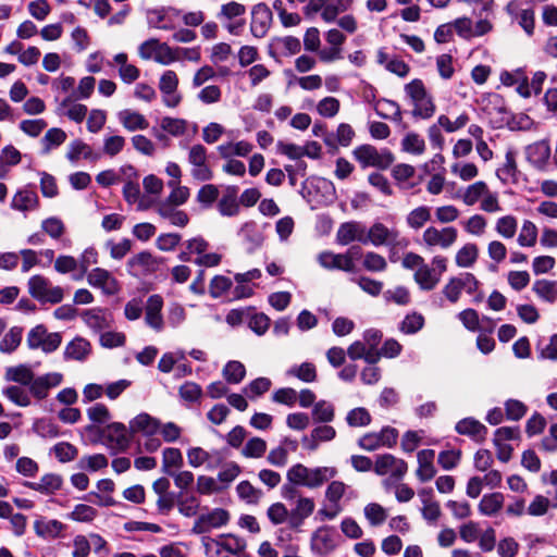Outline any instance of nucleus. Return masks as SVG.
Wrapping results in <instances>:
<instances>
[{
  "label": "nucleus",
  "instance_id": "1",
  "mask_svg": "<svg viewBox=\"0 0 557 557\" xmlns=\"http://www.w3.org/2000/svg\"><path fill=\"white\" fill-rule=\"evenodd\" d=\"M406 97L412 107L411 115L416 120H430L436 111L433 96L428 91L424 83L414 78L404 87Z\"/></svg>",
  "mask_w": 557,
  "mask_h": 557
},
{
  "label": "nucleus",
  "instance_id": "2",
  "mask_svg": "<svg viewBox=\"0 0 557 557\" xmlns=\"http://www.w3.org/2000/svg\"><path fill=\"white\" fill-rule=\"evenodd\" d=\"M337 475L335 467L308 468L301 463L294 465L287 471V480L299 486L317 488Z\"/></svg>",
  "mask_w": 557,
  "mask_h": 557
},
{
  "label": "nucleus",
  "instance_id": "3",
  "mask_svg": "<svg viewBox=\"0 0 557 557\" xmlns=\"http://www.w3.org/2000/svg\"><path fill=\"white\" fill-rule=\"evenodd\" d=\"M339 544L341 535L332 525H321L310 535V552L314 557H330Z\"/></svg>",
  "mask_w": 557,
  "mask_h": 557
},
{
  "label": "nucleus",
  "instance_id": "4",
  "mask_svg": "<svg viewBox=\"0 0 557 557\" xmlns=\"http://www.w3.org/2000/svg\"><path fill=\"white\" fill-rule=\"evenodd\" d=\"M458 238V231L454 226L435 227L429 226L422 234V244L429 249H449Z\"/></svg>",
  "mask_w": 557,
  "mask_h": 557
},
{
  "label": "nucleus",
  "instance_id": "5",
  "mask_svg": "<svg viewBox=\"0 0 557 557\" xmlns=\"http://www.w3.org/2000/svg\"><path fill=\"white\" fill-rule=\"evenodd\" d=\"M29 294L40 302L59 304L63 299V289L53 286L41 275H34L28 281Z\"/></svg>",
  "mask_w": 557,
  "mask_h": 557
},
{
  "label": "nucleus",
  "instance_id": "6",
  "mask_svg": "<svg viewBox=\"0 0 557 557\" xmlns=\"http://www.w3.org/2000/svg\"><path fill=\"white\" fill-rule=\"evenodd\" d=\"M187 160L191 166L190 174L194 180L207 182L213 178V171L209 164L205 146L196 144L189 147Z\"/></svg>",
  "mask_w": 557,
  "mask_h": 557
},
{
  "label": "nucleus",
  "instance_id": "7",
  "mask_svg": "<svg viewBox=\"0 0 557 557\" xmlns=\"http://www.w3.org/2000/svg\"><path fill=\"white\" fill-rule=\"evenodd\" d=\"M347 485L342 481H332L325 490V506L318 511L322 520H332L343 511L341 499Z\"/></svg>",
  "mask_w": 557,
  "mask_h": 557
},
{
  "label": "nucleus",
  "instance_id": "8",
  "mask_svg": "<svg viewBox=\"0 0 557 557\" xmlns=\"http://www.w3.org/2000/svg\"><path fill=\"white\" fill-rule=\"evenodd\" d=\"M358 249L352 247L346 253H334L332 251H322L318 255L319 264L326 270H342L345 272H354V257L358 253Z\"/></svg>",
  "mask_w": 557,
  "mask_h": 557
},
{
  "label": "nucleus",
  "instance_id": "9",
  "mask_svg": "<svg viewBox=\"0 0 557 557\" xmlns=\"http://www.w3.org/2000/svg\"><path fill=\"white\" fill-rule=\"evenodd\" d=\"M61 342L62 337L60 333H48L42 325L35 326L27 335V345L30 349L40 348L47 354L57 350Z\"/></svg>",
  "mask_w": 557,
  "mask_h": 557
},
{
  "label": "nucleus",
  "instance_id": "10",
  "mask_svg": "<svg viewBox=\"0 0 557 557\" xmlns=\"http://www.w3.org/2000/svg\"><path fill=\"white\" fill-rule=\"evenodd\" d=\"M356 160L362 168L374 166L385 169L393 162L392 154L387 151L380 152L371 145H362L354 150Z\"/></svg>",
  "mask_w": 557,
  "mask_h": 557
},
{
  "label": "nucleus",
  "instance_id": "11",
  "mask_svg": "<svg viewBox=\"0 0 557 557\" xmlns=\"http://www.w3.org/2000/svg\"><path fill=\"white\" fill-rule=\"evenodd\" d=\"M127 428L120 422L108 424L101 431L103 443L114 451L125 450L131 442V435Z\"/></svg>",
  "mask_w": 557,
  "mask_h": 557
},
{
  "label": "nucleus",
  "instance_id": "12",
  "mask_svg": "<svg viewBox=\"0 0 557 557\" xmlns=\"http://www.w3.org/2000/svg\"><path fill=\"white\" fill-rule=\"evenodd\" d=\"M230 521V512L223 508H213L201 513L195 521L191 531L195 534H203L212 529H219L226 525Z\"/></svg>",
  "mask_w": 557,
  "mask_h": 557
},
{
  "label": "nucleus",
  "instance_id": "13",
  "mask_svg": "<svg viewBox=\"0 0 557 557\" xmlns=\"http://www.w3.org/2000/svg\"><path fill=\"white\" fill-rule=\"evenodd\" d=\"M162 309L163 298L159 294L148 297L145 305V324L157 333L164 330Z\"/></svg>",
  "mask_w": 557,
  "mask_h": 557
},
{
  "label": "nucleus",
  "instance_id": "14",
  "mask_svg": "<svg viewBox=\"0 0 557 557\" xmlns=\"http://www.w3.org/2000/svg\"><path fill=\"white\" fill-rule=\"evenodd\" d=\"M273 21V14L270 8L265 3H258L252 8L251 11V34L257 38H263Z\"/></svg>",
  "mask_w": 557,
  "mask_h": 557
},
{
  "label": "nucleus",
  "instance_id": "15",
  "mask_svg": "<svg viewBox=\"0 0 557 557\" xmlns=\"http://www.w3.org/2000/svg\"><path fill=\"white\" fill-rule=\"evenodd\" d=\"M178 76L172 71H165L159 81V89L163 96V103L169 108H175L180 104L182 97L177 92Z\"/></svg>",
  "mask_w": 557,
  "mask_h": 557
},
{
  "label": "nucleus",
  "instance_id": "16",
  "mask_svg": "<svg viewBox=\"0 0 557 557\" xmlns=\"http://www.w3.org/2000/svg\"><path fill=\"white\" fill-rule=\"evenodd\" d=\"M87 282L90 286L100 288L106 295H115L120 290L117 280L102 268H95L88 272Z\"/></svg>",
  "mask_w": 557,
  "mask_h": 557
},
{
  "label": "nucleus",
  "instance_id": "17",
  "mask_svg": "<svg viewBox=\"0 0 557 557\" xmlns=\"http://www.w3.org/2000/svg\"><path fill=\"white\" fill-rule=\"evenodd\" d=\"M374 471L379 475L391 474L396 479H401L408 471V465L403 459L385 454L376 458Z\"/></svg>",
  "mask_w": 557,
  "mask_h": 557
},
{
  "label": "nucleus",
  "instance_id": "18",
  "mask_svg": "<svg viewBox=\"0 0 557 557\" xmlns=\"http://www.w3.org/2000/svg\"><path fill=\"white\" fill-rule=\"evenodd\" d=\"M63 381V375L59 372H50L33 379L29 385V393L42 400L48 397L50 388L59 386Z\"/></svg>",
  "mask_w": 557,
  "mask_h": 557
},
{
  "label": "nucleus",
  "instance_id": "19",
  "mask_svg": "<svg viewBox=\"0 0 557 557\" xmlns=\"http://www.w3.org/2000/svg\"><path fill=\"white\" fill-rule=\"evenodd\" d=\"M84 323L96 333L108 330L113 324V315L106 309L91 308L81 313Z\"/></svg>",
  "mask_w": 557,
  "mask_h": 557
},
{
  "label": "nucleus",
  "instance_id": "20",
  "mask_svg": "<svg viewBox=\"0 0 557 557\" xmlns=\"http://www.w3.org/2000/svg\"><path fill=\"white\" fill-rule=\"evenodd\" d=\"M314 508L315 504L312 498L299 496L295 507L290 510L289 529L300 531L305 520L313 513Z\"/></svg>",
  "mask_w": 557,
  "mask_h": 557
},
{
  "label": "nucleus",
  "instance_id": "21",
  "mask_svg": "<svg viewBox=\"0 0 557 557\" xmlns=\"http://www.w3.org/2000/svg\"><path fill=\"white\" fill-rule=\"evenodd\" d=\"M398 237V232L388 228L381 222L374 223L368 231L366 230V244H372L375 247L394 243Z\"/></svg>",
  "mask_w": 557,
  "mask_h": 557
},
{
  "label": "nucleus",
  "instance_id": "22",
  "mask_svg": "<svg viewBox=\"0 0 557 557\" xmlns=\"http://www.w3.org/2000/svg\"><path fill=\"white\" fill-rule=\"evenodd\" d=\"M336 239L341 245H348L355 240L366 244V226L355 221L343 223L337 230Z\"/></svg>",
  "mask_w": 557,
  "mask_h": 557
},
{
  "label": "nucleus",
  "instance_id": "23",
  "mask_svg": "<svg viewBox=\"0 0 557 557\" xmlns=\"http://www.w3.org/2000/svg\"><path fill=\"white\" fill-rule=\"evenodd\" d=\"M418 496L422 504L421 513L429 523H435L441 517V507L434 498L433 490L430 487L421 488Z\"/></svg>",
  "mask_w": 557,
  "mask_h": 557
},
{
  "label": "nucleus",
  "instance_id": "24",
  "mask_svg": "<svg viewBox=\"0 0 557 557\" xmlns=\"http://www.w3.org/2000/svg\"><path fill=\"white\" fill-rule=\"evenodd\" d=\"M336 437V430L326 423L312 429L309 436H304L301 442L306 449L315 450L324 442H331Z\"/></svg>",
  "mask_w": 557,
  "mask_h": 557
},
{
  "label": "nucleus",
  "instance_id": "25",
  "mask_svg": "<svg viewBox=\"0 0 557 557\" xmlns=\"http://www.w3.org/2000/svg\"><path fill=\"white\" fill-rule=\"evenodd\" d=\"M77 98L74 96H66L58 106V112L75 123H82L88 112L85 104L78 103Z\"/></svg>",
  "mask_w": 557,
  "mask_h": 557
},
{
  "label": "nucleus",
  "instance_id": "26",
  "mask_svg": "<svg viewBox=\"0 0 557 557\" xmlns=\"http://www.w3.org/2000/svg\"><path fill=\"white\" fill-rule=\"evenodd\" d=\"M186 455L188 465L193 468L206 467L208 470H213L220 460L218 453H210L201 447H191Z\"/></svg>",
  "mask_w": 557,
  "mask_h": 557
},
{
  "label": "nucleus",
  "instance_id": "27",
  "mask_svg": "<svg viewBox=\"0 0 557 557\" xmlns=\"http://www.w3.org/2000/svg\"><path fill=\"white\" fill-rule=\"evenodd\" d=\"M160 127L174 137L184 136L189 133L195 135L198 131L196 123H189L184 119L171 116H164L160 122Z\"/></svg>",
  "mask_w": 557,
  "mask_h": 557
},
{
  "label": "nucleus",
  "instance_id": "28",
  "mask_svg": "<svg viewBox=\"0 0 557 557\" xmlns=\"http://www.w3.org/2000/svg\"><path fill=\"white\" fill-rule=\"evenodd\" d=\"M160 429V421L146 412H141L129 421L131 434H143L145 436H152L158 433Z\"/></svg>",
  "mask_w": 557,
  "mask_h": 557
},
{
  "label": "nucleus",
  "instance_id": "29",
  "mask_svg": "<svg viewBox=\"0 0 557 557\" xmlns=\"http://www.w3.org/2000/svg\"><path fill=\"white\" fill-rule=\"evenodd\" d=\"M435 451L433 449H422L417 455L418 468L416 475L421 482L432 480L436 474L434 466Z\"/></svg>",
  "mask_w": 557,
  "mask_h": 557
},
{
  "label": "nucleus",
  "instance_id": "30",
  "mask_svg": "<svg viewBox=\"0 0 557 557\" xmlns=\"http://www.w3.org/2000/svg\"><path fill=\"white\" fill-rule=\"evenodd\" d=\"M26 487L44 495H52L61 490L63 479L58 473H46L37 482H26Z\"/></svg>",
  "mask_w": 557,
  "mask_h": 557
},
{
  "label": "nucleus",
  "instance_id": "31",
  "mask_svg": "<svg viewBox=\"0 0 557 557\" xmlns=\"http://www.w3.org/2000/svg\"><path fill=\"white\" fill-rule=\"evenodd\" d=\"M177 207L171 205V202L160 201L157 205V212L161 219L166 220L171 225L185 227L189 222V218L185 211L177 209Z\"/></svg>",
  "mask_w": 557,
  "mask_h": 557
},
{
  "label": "nucleus",
  "instance_id": "32",
  "mask_svg": "<svg viewBox=\"0 0 557 557\" xmlns=\"http://www.w3.org/2000/svg\"><path fill=\"white\" fill-rule=\"evenodd\" d=\"M128 271L137 276L157 269V259L148 251H141L127 261Z\"/></svg>",
  "mask_w": 557,
  "mask_h": 557
},
{
  "label": "nucleus",
  "instance_id": "33",
  "mask_svg": "<svg viewBox=\"0 0 557 557\" xmlns=\"http://www.w3.org/2000/svg\"><path fill=\"white\" fill-rule=\"evenodd\" d=\"M66 525L57 519L40 518L34 522V531L42 539H58L62 535Z\"/></svg>",
  "mask_w": 557,
  "mask_h": 557
},
{
  "label": "nucleus",
  "instance_id": "34",
  "mask_svg": "<svg viewBox=\"0 0 557 557\" xmlns=\"http://www.w3.org/2000/svg\"><path fill=\"white\" fill-rule=\"evenodd\" d=\"M525 156L531 164L536 168H543L550 157V147L544 140L536 141L527 147Z\"/></svg>",
  "mask_w": 557,
  "mask_h": 557
},
{
  "label": "nucleus",
  "instance_id": "35",
  "mask_svg": "<svg viewBox=\"0 0 557 557\" xmlns=\"http://www.w3.org/2000/svg\"><path fill=\"white\" fill-rule=\"evenodd\" d=\"M120 123L129 132L143 131L149 126L147 119L139 112L124 109L117 113Z\"/></svg>",
  "mask_w": 557,
  "mask_h": 557
},
{
  "label": "nucleus",
  "instance_id": "36",
  "mask_svg": "<svg viewBox=\"0 0 557 557\" xmlns=\"http://www.w3.org/2000/svg\"><path fill=\"white\" fill-rule=\"evenodd\" d=\"M176 507L182 516L191 518L198 513L200 508V500L193 493L180 492L176 495Z\"/></svg>",
  "mask_w": 557,
  "mask_h": 557
},
{
  "label": "nucleus",
  "instance_id": "37",
  "mask_svg": "<svg viewBox=\"0 0 557 557\" xmlns=\"http://www.w3.org/2000/svg\"><path fill=\"white\" fill-rule=\"evenodd\" d=\"M252 144L247 140L227 141L218 146V152L223 159L247 157L252 151Z\"/></svg>",
  "mask_w": 557,
  "mask_h": 557
},
{
  "label": "nucleus",
  "instance_id": "38",
  "mask_svg": "<svg viewBox=\"0 0 557 557\" xmlns=\"http://www.w3.org/2000/svg\"><path fill=\"white\" fill-rule=\"evenodd\" d=\"M504 502L505 497L502 493L485 494L479 503V512L482 516L493 517L502 510Z\"/></svg>",
  "mask_w": 557,
  "mask_h": 557
},
{
  "label": "nucleus",
  "instance_id": "39",
  "mask_svg": "<svg viewBox=\"0 0 557 557\" xmlns=\"http://www.w3.org/2000/svg\"><path fill=\"white\" fill-rule=\"evenodd\" d=\"M39 198L37 194L29 189L18 190L12 198L11 208L17 211H30L38 207Z\"/></svg>",
  "mask_w": 557,
  "mask_h": 557
},
{
  "label": "nucleus",
  "instance_id": "40",
  "mask_svg": "<svg viewBox=\"0 0 557 557\" xmlns=\"http://www.w3.org/2000/svg\"><path fill=\"white\" fill-rule=\"evenodd\" d=\"M413 278L422 290L434 289L441 281L438 273L426 263L414 272Z\"/></svg>",
  "mask_w": 557,
  "mask_h": 557
},
{
  "label": "nucleus",
  "instance_id": "41",
  "mask_svg": "<svg viewBox=\"0 0 557 557\" xmlns=\"http://www.w3.org/2000/svg\"><path fill=\"white\" fill-rule=\"evenodd\" d=\"M456 431L461 435L471 436L474 440H483L487 432L486 428L473 418H465L456 424Z\"/></svg>",
  "mask_w": 557,
  "mask_h": 557
},
{
  "label": "nucleus",
  "instance_id": "42",
  "mask_svg": "<svg viewBox=\"0 0 557 557\" xmlns=\"http://www.w3.org/2000/svg\"><path fill=\"white\" fill-rule=\"evenodd\" d=\"M352 0H331L322 4L321 17L325 23L335 22L341 13L351 8Z\"/></svg>",
  "mask_w": 557,
  "mask_h": 557
},
{
  "label": "nucleus",
  "instance_id": "43",
  "mask_svg": "<svg viewBox=\"0 0 557 557\" xmlns=\"http://www.w3.org/2000/svg\"><path fill=\"white\" fill-rule=\"evenodd\" d=\"M90 344L83 337H76L71 341L64 350L65 359L82 361L90 354Z\"/></svg>",
  "mask_w": 557,
  "mask_h": 557
},
{
  "label": "nucleus",
  "instance_id": "44",
  "mask_svg": "<svg viewBox=\"0 0 557 557\" xmlns=\"http://www.w3.org/2000/svg\"><path fill=\"white\" fill-rule=\"evenodd\" d=\"M363 516L371 528H377L385 523L388 511L379 503H369L363 507Z\"/></svg>",
  "mask_w": 557,
  "mask_h": 557
},
{
  "label": "nucleus",
  "instance_id": "45",
  "mask_svg": "<svg viewBox=\"0 0 557 557\" xmlns=\"http://www.w3.org/2000/svg\"><path fill=\"white\" fill-rule=\"evenodd\" d=\"M532 290L542 300L553 304L557 301V282L549 280H537L533 283Z\"/></svg>",
  "mask_w": 557,
  "mask_h": 557
},
{
  "label": "nucleus",
  "instance_id": "46",
  "mask_svg": "<svg viewBox=\"0 0 557 557\" xmlns=\"http://www.w3.org/2000/svg\"><path fill=\"white\" fill-rule=\"evenodd\" d=\"M374 111L383 119L399 122L403 114L397 102L388 99H380L374 103Z\"/></svg>",
  "mask_w": 557,
  "mask_h": 557
},
{
  "label": "nucleus",
  "instance_id": "47",
  "mask_svg": "<svg viewBox=\"0 0 557 557\" xmlns=\"http://www.w3.org/2000/svg\"><path fill=\"white\" fill-rule=\"evenodd\" d=\"M34 372L26 364H18L5 369L4 379L9 382H15L22 385H30L34 379Z\"/></svg>",
  "mask_w": 557,
  "mask_h": 557
},
{
  "label": "nucleus",
  "instance_id": "48",
  "mask_svg": "<svg viewBox=\"0 0 557 557\" xmlns=\"http://www.w3.org/2000/svg\"><path fill=\"white\" fill-rule=\"evenodd\" d=\"M479 248L473 243H467L455 255V262L459 268H471L478 260Z\"/></svg>",
  "mask_w": 557,
  "mask_h": 557
},
{
  "label": "nucleus",
  "instance_id": "49",
  "mask_svg": "<svg viewBox=\"0 0 557 557\" xmlns=\"http://www.w3.org/2000/svg\"><path fill=\"white\" fill-rule=\"evenodd\" d=\"M488 186L483 181H478L473 184L468 185L462 194L460 195V199L466 206H473L476 202H481L485 193L487 191Z\"/></svg>",
  "mask_w": 557,
  "mask_h": 557
},
{
  "label": "nucleus",
  "instance_id": "50",
  "mask_svg": "<svg viewBox=\"0 0 557 557\" xmlns=\"http://www.w3.org/2000/svg\"><path fill=\"white\" fill-rule=\"evenodd\" d=\"M431 220V208L419 206L412 209L406 216L407 225L414 230H421Z\"/></svg>",
  "mask_w": 557,
  "mask_h": 557
},
{
  "label": "nucleus",
  "instance_id": "51",
  "mask_svg": "<svg viewBox=\"0 0 557 557\" xmlns=\"http://www.w3.org/2000/svg\"><path fill=\"white\" fill-rule=\"evenodd\" d=\"M267 518L274 527L281 525L285 522L289 524L290 511L285 504L276 502L268 507Z\"/></svg>",
  "mask_w": 557,
  "mask_h": 557
},
{
  "label": "nucleus",
  "instance_id": "52",
  "mask_svg": "<svg viewBox=\"0 0 557 557\" xmlns=\"http://www.w3.org/2000/svg\"><path fill=\"white\" fill-rule=\"evenodd\" d=\"M517 230L518 220L516 216L511 214L500 216L496 220L495 231L500 237L505 239L513 238V236L517 233Z\"/></svg>",
  "mask_w": 557,
  "mask_h": 557
},
{
  "label": "nucleus",
  "instance_id": "53",
  "mask_svg": "<svg viewBox=\"0 0 557 557\" xmlns=\"http://www.w3.org/2000/svg\"><path fill=\"white\" fill-rule=\"evenodd\" d=\"M183 465V455L178 448L168 447L162 453V471L172 474L173 469H177Z\"/></svg>",
  "mask_w": 557,
  "mask_h": 557
},
{
  "label": "nucleus",
  "instance_id": "54",
  "mask_svg": "<svg viewBox=\"0 0 557 557\" xmlns=\"http://www.w3.org/2000/svg\"><path fill=\"white\" fill-rule=\"evenodd\" d=\"M347 355L350 359H366L368 362L373 363L377 360L379 354L371 351L367 344L361 341L354 342L347 349Z\"/></svg>",
  "mask_w": 557,
  "mask_h": 557
},
{
  "label": "nucleus",
  "instance_id": "55",
  "mask_svg": "<svg viewBox=\"0 0 557 557\" xmlns=\"http://www.w3.org/2000/svg\"><path fill=\"white\" fill-rule=\"evenodd\" d=\"M537 235L539 231L536 225L530 220H524L517 242L521 247H533L536 244Z\"/></svg>",
  "mask_w": 557,
  "mask_h": 557
},
{
  "label": "nucleus",
  "instance_id": "56",
  "mask_svg": "<svg viewBox=\"0 0 557 557\" xmlns=\"http://www.w3.org/2000/svg\"><path fill=\"white\" fill-rule=\"evenodd\" d=\"M33 431L42 438H55L60 435L59 426L50 419L40 418L33 424Z\"/></svg>",
  "mask_w": 557,
  "mask_h": 557
},
{
  "label": "nucleus",
  "instance_id": "57",
  "mask_svg": "<svg viewBox=\"0 0 557 557\" xmlns=\"http://www.w3.org/2000/svg\"><path fill=\"white\" fill-rule=\"evenodd\" d=\"M312 417L314 421L320 423L332 422L335 417V407L326 400H320L312 408Z\"/></svg>",
  "mask_w": 557,
  "mask_h": 557
},
{
  "label": "nucleus",
  "instance_id": "58",
  "mask_svg": "<svg viewBox=\"0 0 557 557\" xmlns=\"http://www.w3.org/2000/svg\"><path fill=\"white\" fill-rule=\"evenodd\" d=\"M168 186L171 188V193L163 202H171L174 206H183L187 202L190 196V190L187 186L175 182H168Z\"/></svg>",
  "mask_w": 557,
  "mask_h": 557
},
{
  "label": "nucleus",
  "instance_id": "59",
  "mask_svg": "<svg viewBox=\"0 0 557 557\" xmlns=\"http://www.w3.org/2000/svg\"><path fill=\"white\" fill-rule=\"evenodd\" d=\"M218 546L225 549L231 556L243 553L246 548V542L236 535L225 534L219 537Z\"/></svg>",
  "mask_w": 557,
  "mask_h": 557
},
{
  "label": "nucleus",
  "instance_id": "60",
  "mask_svg": "<svg viewBox=\"0 0 557 557\" xmlns=\"http://www.w3.org/2000/svg\"><path fill=\"white\" fill-rule=\"evenodd\" d=\"M287 375L295 376L302 382L311 383L317 379V370L313 363L304 362L287 370Z\"/></svg>",
  "mask_w": 557,
  "mask_h": 557
},
{
  "label": "nucleus",
  "instance_id": "61",
  "mask_svg": "<svg viewBox=\"0 0 557 557\" xmlns=\"http://www.w3.org/2000/svg\"><path fill=\"white\" fill-rule=\"evenodd\" d=\"M450 172L463 182H469L479 175L478 166L472 162H455Z\"/></svg>",
  "mask_w": 557,
  "mask_h": 557
},
{
  "label": "nucleus",
  "instance_id": "62",
  "mask_svg": "<svg viewBox=\"0 0 557 557\" xmlns=\"http://www.w3.org/2000/svg\"><path fill=\"white\" fill-rule=\"evenodd\" d=\"M2 394L13 404L20 407H27L30 405V397L28 393L17 385H10L2 389Z\"/></svg>",
  "mask_w": 557,
  "mask_h": 557
},
{
  "label": "nucleus",
  "instance_id": "63",
  "mask_svg": "<svg viewBox=\"0 0 557 557\" xmlns=\"http://www.w3.org/2000/svg\"><path fill=\"white\" fill-rule=\"evenodd\" d=\"M218 210L223 216H234L239 212V201L236 193L224 195L218 202Z\"/></svg>",
  "mask_w": 557,
  "mask_h": 557
},
{
  "label": "nucleus",
  "instance_id": "64",
  "mask_svg": "<svg viewBox=\"0 0 557 557\" xmlns=\"http://www.w3.org/2000/svg\"><path fill=\"white\" fill-rule=\"evenodd\" d=\"M403 150L412 154H422L425 150L424 139L417 133H408L401 140Z\"/></svg>",
  "mask_w": 557,
  "mask_h": 557
}]
</instances>
